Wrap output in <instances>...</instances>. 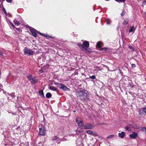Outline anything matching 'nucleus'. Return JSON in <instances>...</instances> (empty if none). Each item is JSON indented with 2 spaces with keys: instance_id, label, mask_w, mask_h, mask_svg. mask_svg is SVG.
Segmentation results:
<instances>
[{
  "instance_id": "nucleus-26",
  "label": "nucleus",
  "mask_w": 146,
  "mask_h": 146,
  "mask_svg": "<svg viewBox=\"0 0 146 146\" xmlns=\"http://www.w3.org/2000/svg\"><path fill=\"white\" fill-rule=\"evenodd\" d=\"M114 135H110L109 136H108L107 137V138H108V139H111V138H113V137H114Z\"/></svg>"
},
{
  "instance_id": "nucleus-33",
  "label": "nucleus",
  "mask_w": 146,
  "mask_h": 146,
  "mask_svg": "<svg viewBox=\"0 0 146 146\" xmlns=\"http://www.w3.org/2000/svg\"><path fill=\"white\" fill-rule=\"evenodd\" d=\"M106 22L107 24L109 25L110 24V20L108 19L106 20Z\"/></svg>"
},
{
  "instance_id": "nucleus-36",
  "label": "nucleus",
  "mask_w": 146,
  "mask_h": 146,
  "mask_svg": "<svg viewBox=\"0 0 146 146\" xmlns=\"http://www.w3.org/2000/svg\"><path fill=\"white\" fill-rule=\"evenodd\" d=\"M142 130L146 133V128L145 127H143L142 128Z\"/></svg>"
},
{
  "instance_id": "nucleus-19",
  "label": "nucleus",
  "mask_w": 146,
  "mask_h": 146,
  "mask_svg": "<svg viewBox=\"0 0 146 146\" xmlns=\"http://www.w3.org/2000/svg\"><path fill=\"white\" fill-rule=\"evenodd\" d=\"M33 77H32V76L31 75H29L28 76H27V78L30 81H31Z\"/></svg>"
},
{
  "instance_id": "nucleus-15",
  "label": "nucleus",
  "mask_w": 146,
  "mask_h": 146,
  "mask_svg": "<svg viewBox=\"0 0 146 146\" xmlns=\"http://www.w3.org/2000/svg\"><path fill=\"white\" fill-rule=\"evenodd\" d=\"M78 125L81 127V128L82 129V127H83L84 126V124L83 123V121H80V122L78 123Z\"/></svg>"
},
{
  "instance_id": "nucleus-4",
  "label": "nucleus",
  "mask_w": 146,
  "mask_h": 146,
  "mask_svg": "<svg viewBox=\"0 0 146 146\" xmlns=\"http://www.w3.org/2000/svg\"><path fill=\"white\" fill-rule=\"evenodd\" d=\"M24 51L25 54H27L29 56L33 54L34 52V51L28 48L27 47H26L24 49Z\"/></svg>"
},
{
  "instance_id": "nucleus-29",
  "label": "nucleus",
  "mask_w": 146,
  "mask_h": 146,
  "mask_svg": "<svg viewBox=\"0 0 146 146\" xmlns=\"http://www.w3.org/2000/svg\"><path fill=\"white\" fill-rule=\"evenodd\" d=\"M10 96H11L12 98H14L15 97V95L14 93H11L9 95Z\"/></svg>"
},
{
  "instance_id": "nucleus-45",
  "label": "nucleus",
  "mask_w": 146,
  "mask_h": 146,
  "mask_svg": "<svg viewBox=\"0 0 146 146\" xmlns=\"http://www.w3.org/2000/svg\"><path fill=\"white\" fill-rule=\"evenodd\" d=\"M76 122L78 124V123L80 122V121L79 120H78L77 119H76Z\"/></svg>"
},
{
  "instance_id": "nucleus-34",
  "label": "nucleus",
  "mask_w": 146,
  "mask_h": 146,
  "mask_svg": "<svg viewBox=\"0 0 146 146\" xmlns=\"http://www.w3.org/2000/svg\"><path fill=\"white\" fill-rule=\"evenodd\" d=\"M44 37H46L47 38H48V39L49 38H52V37L50 36H49V35H46L45 34V36H44Z\"/></svg>"
},
{
  "instance_id": "nucleus-27",
  "label": "nucleus",
  "mask_w": 146,
  "mask_h": 146,
  "mask_svg": "<svg viewBox=\"0 0 146 146\" xmlns=\"http://www.w3.org/2000/svg\"><path fill=\"white\" fill-rule=\"evenodd\" d=\"M125 129L126 130H127L129 131H130L131 130L130 127H128V126H126L125 127Z\"/></svg>"
},
{
  "instance_id": "nucleus-23",
  "label": "nucleus",
  "mask_w": 146,
  "mask_h": 146,
  "mask_svg": "<svg viewBox=\"0 0 146 146\" xmlns=\"http://www.w3.org/2000/svg\"><path fill=\"white\" fill-rule=\"evenodd\" d=\"M59 138L57 136H54L52 139V140L53 141L58 140Z\"/></svg>"
},
{
  "instance_id": "nucleus-3",
  "label": "nucleus",
  "mask_w": 146,
  "mask_h": 146,
  "mask_svg": "<svg viewBox=\"0 0 146 146\" xmlns=\"http://www.w3.org/2000/svg\"><path fill=\"white\" fill-rule=\"evenodd\" d=\"M39 134L40 135H44L46 133V130L45 127L44 125L41 124L39 126Z\"/></svg>"
},
{
  "instance_id": "nucleus-43",
  "label": "nucleus",
  "mask_w": 146,
  "mask_h": 146,
  "mask_svg": "<svg viewBox=\"0 0 146 146\" xmlns=\"http://www.w3.org/2000/svg\"><path fill=\"white\" fill-rule=\"evenodd\" d=\"M7 2L11 3L12 1V0H6Z\"/></svg>"
},
{
  "instance_id": "nucleus-10",
  "label": "nucleus",
  "mask_w": 146,
  "mask_h": 146,
  "mask_svg": "<svg viewBox=\"0 0 146 146\" xmlns=\"http://www.w3.org/2000/svg\"><path fill=\"white\" fill-rule=\"evenodd\" d=\"M118 137L120 138H123L124 137L125 135V133L124 132L122 131L120 133H118Z\"/></svg>"
},
{
  "instance_id": "nucleus-31",
  "label": "nucleus",
  "mask_w": 146,
  "mask_h": 146,
  "mask_svg": "<svg viewBox=\"0 0 146 146\" xmlns=\"http://www.w3.org/2000/svg\"><path fill=\"white\" fill-rule=\"evenodd\" d=\"M96 78L95 76L94 75L92 76H90L89 77L90 78H91L92 79H94Z\"/></svg>"
},
{
  "instance_id": "nucleus-12",
  "label": "nucleus",
  "mask_w": 146,
  "mask_h": 146,
  "mask_svg": "<svg viewBox=\"0 0 146 146\" xmlns=\"http://www.w3.org/2000/svg\"><path fill=\"white\" fill-rule=\"evenodd\" d=\"M30 81L31 83L33 84H35L37 82L38 80L33 77V78Z\"/></svg>"
},
{
  "instance_id": "nucleus-41",
  "label": "nucleus",
  "mask_w": 146,
  "mask_h": 146,
  "mask_svg": "<svg viewBox=\"0 0 146 146\" xmlns=\"http://www.w3.org/2000/svg\"><path fill=\"white\" fill-rule=\"evenodd\" d=\"M10 76V75H9L7 76L6 78V80H7L9 79Z\"/></svg>"
},
{
  "instance_id": "nucleus-50",
  "label": "nucleus",
  "mask_w": 146,
  "mask_h": 146,
  "mask_svg": "<svg viewBox=\"0 0 146 146\" xmlns=\"http://www.w3.org/2000/svg\"><path fill=\"white\" fill-rule=\"evenodd\" d=\"M16 29L17 30H19V29L17 28H16Z\"/></svg>"
},
{
  "instance_id": "nucleus-11",
  "label": "nucleus",
  "mask_w": 146,
  "mask_h": 146,
  "mask_svg": "<svg viewBox=\"0 0 146 146\" xmlns=\"http://www.w3.org/2000/svg\"><path fill=\"white\" fill-rule=\"evenodd\" d=\"M136 29V28L134 26H132L130 27V28L129 30V33H134L135 30Z\"/></svg>"
},
{
  "instance_id": "nucleus-9",
  "label": "nucleus",
  "mask_w": 146,
  "mask_h": 146,
  "mask_svg": "<svg viewBox=\"0 0 146 146\" xmlns=\"http://www.w3.org/2000/svg\"><path fill=\"white\" fill-rule=\"evenodd\" d=\"M48 88L53 91H57V89L56 87L52 86L50 85L49 84L48 85Z\"/></svg>"
},
{
  "instance_id": "nucleus-46",
  "label": "nucleus",
  "mask_w": 146,
  "mask_h": 146,
  "mask_svg": "<svg viewBox=\"0 0 146 146\" xmlns=\"http://www.w3.org/2000/svg\"><path fill=\"white\" fill-rule=\"evenodd\" d=\"M11 98H9V97H8V98H7V100H11Z\"/></svg>"
},
{
  "instance_id": "nucleus-38",
  "label": "nucleus",
  "mask_w": 146,
  "mask_h": 146,
  "mask_svg": "<svg viewBox=\"0 0 146 146\" xmlns=\"http://www.w3.org/2000/svg\"><path fill=\"white\" fill-rule=\"evenodd\" d=\"M3 12H4V13L5 14H7V13H6V10L4 8H3Z\"/></svg>"
},
{
  "instance_id": "nucleus-40",
  "label": "nucleus",
  "mask_w": 146,
  "mask_h": 146,
  "mask_svg": "<svg viewBox=\"0 0 146 146\" xmlns=\"http://www.w3.org/2000/svg\"><path fill=\"white\" fill-rule=\"evenodd\" d=\"M129 85H130L132 87H133L134 86L133 85H132L131 82H129Z\"/></svg>"
},
{
  "instance_id": "nucleus-2",
  "label": "nucleus",
  "mask_w": 146,
  "mask_h": 146,
  "mask_svg": "<svg viewBox=\"0 0 146 146\" xmlns=\"http://www.w3.org/2000/svg\"><path fill=\"white\" fill-rule=\"evenodd\" d=\"M77 45L80 47V48L82 51L86 53H90L91 51V49L88 48L90 44L89 42L85 40L83 42L82 44L78 43Z\"/></svg>"
},
{
  "instance_id": "nucleus-8",
  "label": "nucleus",
  "mask_w": 146,
  "mask_h": 146,
  "mask_svg": "<svg viewBox=\"0 0 146 146\" xmlns=\"http://www.w3.org/2000/svg\"><path fill=\"white\" fill-rule=\"evenodd\" d=\"M129 136L131 138L135 139L138 136V134L135 132H133L132 134H130Z\"/></svg>"
},
{
  "instance_id": "nucleus-49",
  "label": "nucleus",
  "mask_w": 146,
  "mask_h": 146,
  "mask_svg": "<svg viewBox=\"0 0 146 146\" xmlns=\"http://www.w3.org/2000/svg\"><path fill=\"white\" fill-rule=\"evenodd\" d=\"M119 26H118V27H117V30H118V29H119Z\"/></svg>"
},
{
  "instance_id": "nucleus-6",
  "label": "nucleus",
  "mask_w": 146,
  "mask_h": 146,
  "mask_svg": "<svg viewBox=\"0 0 146 146\" xmlns=\"http://www.w3.org/2000/svg\"><path fill=\"white\" fill-rule=\"evenodd\" d=\"M94 126L91 124H86L85 125L82 127L83 129H91L94 128Z\"/></svg>"
},
{
  "instance_id": "nucleus-39",
  "label": "nucleus",
  "mask_w": 146,
  "mask_h": 146,
  "mask_svg": "<svg viewBox=\"0 0 146 146\" xmlns=\"http://www.w3.org/2000/svg\"><path fill=\"white\" fill-rule=\"evenodd\" d=\"M131 66L132 68H134L136 67V65L135 64H131Z\"/></svg>"
},
{
  "instance_id": "nucleus-18",
  "label": "nucleus",
  "mask_w": 146,
  "mask_h": 146,
  "mask_svg": "<svg viewBox=\"0 0 146 146\" xmlns=\"http://www.w3.org/2000/svg\"><path fill=\"white\" fill-rule=\"evenodd\" d=\"M101 42H99L97 43L96 46L98 48H100L101 47Z\"/></svg>"
},
{
  "instance_id": "nucleus-13",
  "label": "nucleus",
  "mask_w": 146,
  "mask_h": 146,
  "mask_svg": "<svg viewBox=\"0 0 146 146\" xmlns=\"http://www.w3.org/2000/svg\"><path fill=\"white\" fill-rule=\"evenodd\" d=\"M39 94L40 96L42 98L44 97L43 90H41L39 91Z\"/></svg>"
},
{
  "instance_id": "nucleus-24",
  "label": "nucleus",
  "mask_w": 146,
  "mask_h": 146,
  "mask_svg": "<svg viewBox=\"0 0 146 146\" xmlns=\"http://www.w3.org/2000/svg\"><path fill=\"white\" fill-rule=\"evenodd\" d=\"M14 22L15 25H17V26L20 24V23L19 21H17L16 20H14Z\"/></svg>"
},
{
  "instance_id": "nucleus-28",
  "label": "nucleus",
  "mask_w": 146,
  "mask_h": 146,
  "mask_svg": "<svg viewBox=\"0 0 146 146\" xmlns=\"http://www.w3.org/2000/svg\"><path fill=\"white\" fill-rule=\"evenodd\" d=\"M92 135L95 136H98V134L95 131H92Z\"/></svg>"
},
{
  "instance_id": "nucleus-35",
  "label": "nucleus",
  "mask_w": 146,
  "mask_h": 146,
  "mask_svg": "<svg viewBox=\"0 0 146 146\" xmlns=\"http://www.w3.org/2000/svg\"><path fill=\"white\" fill-rule=\"evenodd\" d=\"M129 48L131 49H132V50L133 51L134 50V49L133 47L131 46H129Z\"/></svg>"
},
{
  "instance_id": "nucleus-32",
  "label": "nucleus",
  "mask_w": 146,
  "mask_h": 146,
  "mask_svg": "<svg viewBox=\"0 0 146 146\" xmlns=\"http://www.w3.org/2000/svg\"><path fill=\"white\" fill-rule=\"evenodd\" d=\"M128 21H125L122 23V24L123 25H126L128 24Z\"/></svg>"
},
{
  "instance_id": "nucleus-52",
  "label": "nucleus",
  "mask_w": 146,
  "mask_h": 146,
  "mask_svg": "<svg viewBox=\"0 0 146 146\" xmlns=\"http://www.w3.org/2000/svg\"><path fill=\"white\" fill-rule=\"evenodd\" d=\"M74 112H75V111H74Z\"/></svg>"
},
{
  "instance_id": "nucleus-5",
  "label": "nucleus",
  "mask_w": 146,
  "mask_h": 146,
  "mask_svg": "<svg viewBox=\"0 0 146 146\" xmlns=\"http://www.w3.org/2000/svg\"><path fill=\"white\" fill-rule=\"evenodd\" d=\"M138 112L141 115H143L144 113L146 114V106L140 109Z\"/></svg>"
},
{
  "instance_id": "nucleus-37",
  "label": "nucleus",
  "mask_w": 146,
  "mask_h": 146,
  "mask_svg": "<svg viewBox=\"0 0 146 146\" xmlns=\"http://www.w3.org/2000/svg\"><path fill=\"white\" fill-rule=\"evenodd\" d=\"M125 15V13L124 11H122V13L121 14V16H123Z\"/></svg>"
},
{
  "instance_id": "nucleus-42",
  "label": "nucleus",
  "mask_w": 146,
  "mask_h": 146,
  "mask_svg": "<svg viewBox=\"0 0 146 146\" xmlns=\"http://www.w3.org/2000/svg\"><path fill=\"white\" fill-rule=\"evenodd\" d=\"M96 70H100V68L98 67V66H96Z\"/></svg>"
},
{
  "instance_id": "nucleus-25",
  "label": "nucleus",
  "mask_w": 146,
  "mask_h": 146,
  "mask_svg": "<svg viewBox=\"0 0 146 146\" xmlns=\"http://www.w3.org/2000/svg\"><path fill=\"white\" fill-rule=\"evenodd\" d=\"M36 32H37V33L38 34H39L40 35H41L42 36H45V34H42L39 32H38V31H36Z\"/></svg>"
},
{
  "instance_id": "nucleus-1",
  "label": "nucleus",
  "mask_w": 146,
  "mask_h": 146,
  "mask_svg": "<svg viewBox=\"0 0 146 146\" xmlns=\"http://www.w3.org/2000/svg\"><path fill=\"white\" fill-rule=\"evenodd\" d=\"M76 95L79 98L84 101L88 100L89 97V93L86 90L77 91Z\"/></svg>"
},
{
  "instance_id": "nucleus-47",
  "label": "nucleus",
  "mask_w": 146,
  "mask_h": 146,
  "mask_svg": "<svg viewBox=\"0 0 146 146\" xmlns=\"http://www.w3.org/2000/svg\"><path fill=\"white\" fill-rule=\"evenodd\" d=\"M11 25L13 27H14V25L13 24H12V23H11Z\"/></svg>"
},
{
  "instance_id": "nucleus-44",
  "label": "nucleus",
  "mask_w": 146,
  "mask_h": 146,
  "mask_svg": "<svg viewBox=\"0 0 146 146\" xmlns=\"http://www.w3.org/2000/svg\"><path fill=\"white\" fill-rule=\"evenodd\" d=\"M3 55V53L1 50H0V55Z\"/></svg>"
},
{
  "instance_id": "nucleus-7",
  "label": "nucleus",
  "mask_w": 146,
  "mask_h": 146,
  "mask_svg": "<svg viewBox=\"0 0 146 146\" xmlns=\"http://www.w3.org/2000/svg\"><path fill=\"white\" fill-rule=\"evenodd\" d=\"M29 29L32 35L35 37H36L37 36V35L36 32L37 31L33 28H30Z\"/></svg>"
},
{
  "instance_id": "nucleus-22",
  "label": "nucleus",
  "mask_w": 146,
  "mask_h": 146,
  "mask_svg": "<svg viewBox=\"0 0 146 146\" xmlns=\"http://www.w3.org/2000/svg\"><path fill=\"white\" fill-rule=\"evenodd\" d=\"M92 131L90 130L87 131L86 132V133L89 134H92Z\"/></svg>"
},
{
  "instance_id": "nucleus-48",
  "label": "nucleus",
  "mask_w": 146,
  "mask_h": 146,
  "mask_svg": "<svg viewBox=\"0 0 146 146\" xmlns=\"http://www.w3.org/2000/svg\"><path fill=\"white\" fill-rule=\"evenodd\" d=\"M79 132H82V130H79Z\"/></svg>"
},
{
  "instance_id": "nucleus-30",
  "label": "nucleus",
  "mask_w": 146,
  "mask_h": 146,
  "mask_svg": "<svg viewBox=\"0 0 146 146\" xmlns=\"http://www.w3.org/2000/svg\"><path fill=\"white\" fill-rule=\"evenodd\" d=\"M107 49H108L106 47H104V48H101L100 49V50L105 51L106 50H107Z\"/></svg>"
},
{
  "instance_id": "nucleus-16",
  "label": "nucleus",
  "mask_w": 146,
  "mask_h": 146,
  "mask_svg": "<svg viewBox=\"0 0 146 146\" xmlns=\"http://www.w3.org/2000/svg\"><path fill=\"white\" fill-rule=\"evenodd\" d=\"M54 84L55 85H57L58 87L59 88H61L62 86V85L60 83L56 82H54Z\"/></svg>"
},
{
  "instance_id": "nucleus-51",
  "label": "nucleus",
  "mask_w": 146,
  "mask_h": 146,
  "mask_svg": "<svg viewBox=\"0 0 146 146\" xmlns=\"http://www.w3.org/2000/svg\"><path fill=\"white\" fill-rule=\"evenodd\" d=\"M105 0L106 1H110V0Z\"/></svg>"
},
{
  "instance_id": "nucleus-20",
  "label": "nucleus",
  "mask_w": 146,
  "mask_h": 146,
  "mask_svg": "<svg viewBox=\"0 0 146 146\" xmlns=\"http://www.w3.org/2000/svg\"><path fill=\"white\" fill-rule=\"evenodd\" d=\"M65 140V139H61L59 138V139H58L57 140L58 143H59L62 141H64Z\"/></svg>"
},
{
  "instance_id": "nucleus-14",
  "label": "nucleus",
  "mask_w": 146,
  "mask_h": 146,
  "mask_svg": "<svg viewBox=\"0 0 146 146\" xmlns=\"http://www.w3.org/2000/svg\"><path fill=\"white\" fill-rule=\"evenodd\" d=\"M61 89L64 90H69V89L66 86L62 84Z\"/></svg>"
},
{
  "instance_id": "nucleus-17",
  "label": "nucleus",
  "mask_w": 146,
  "mask_h": 146,
  "mask_svg": "<svg viewBox=\"0 0 146 146\" xmlns=\"http://www.w3.org/2000/svg\"><path fill=\"white\" fill-rule=\"evenodd\" d=\"M46 96L47 98H50L52 96V94L50 92H48L46 93Z\"/></svg>"
},
{
  "instance_id": "nucleus-21",
  "label": "nucleus",
  "mask_w": 146,
  "mask_h": 146,
  "mask_svg": "<svg viewBox=\"0 0 146 146\" xmlns=\"http://www.w3.org/2000/svg\"><path fill=\"white\" fill-rule=\"evenodd\" d=\"M118 3H122L124 2L125 1V0H115Z\"/></svg>"
}]
</instances>
